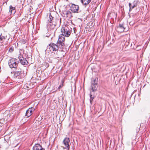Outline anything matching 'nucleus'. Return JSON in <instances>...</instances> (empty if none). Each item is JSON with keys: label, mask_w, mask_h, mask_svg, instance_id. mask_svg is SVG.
Wrapping results in <instances>:
<instances>
[{"label": "nucleus", "mask_w": 150, "mask_h": 150, "mask_svg": "<svg viewBox=\"0 0 150 150\" xmlns=\"http://www.w3.org/2000/svg\"><path fill=\"white\" fill-rule=\"evenodd\" d=\"M129 8H130V9H133V8H132V7H133V5H132L130 3H129Z\"/></svg>", "instance_id": "obj_22"}, {"label": "nucleus", "mask_w": 150, "mask_h": 150, "mask_svg": "<svg viewBox=\"0 0 150 150\" xmlns=\"http://www.w3.org/2000/svg\"><path fill=\"white\" fill-rule=\"evenodd\" d=\"M18 58L19 59L20 62L21 64L23 65H26L28 64L27 61L20 54L18 57Z\"/></svg>", "instance_id": "obj_10"}, {"label": "nucleus", "mask_w": 150, "mask_h": 150, "mask_svg": "<svg viewBox=\"0 0 150 150\" xmlns=\"http://www.w3.org/2000/svg\"><path fill=\"white\" fill-rule=\"evenodd\" d=\"M8 51L10 52H12L13 51V47H10Z\"/></svg>", "instance_id": "obj_21"}, {"label": "nucleus", "mask_w": 150, "mask_h": 150, "mask_svg": "<svg viewBox=\"0 0 150 150\" xmlns=\"http://www.w3.org/2000/svg\"><path fill=\"white\" fill-rule=\"evenodd\" d=\"M133 7H132V8H134V7H136L137 6V1H135L133 3Z\"/></svg>", "instance_id": "obj_19"}, {"label": "nucleus", "mask_w": 150, "mask_h": 150, "mask_svg": "<svg viewBox=\"0 0 150 150\" xmlns=\"http://www.w3.org/2000/svg\"><path fill=\"white\" fill-rule=\"evenodd\" d=\"M132 9H130V8H129V11H130L131 10H132Z\"/></svg>", "instance_id": "obj_24"}, {"label": "nucleus", "mask_w": 150, "mask_h": 150, "mask_svg": "<svg viewBox=\"0 0 150 150\" xmlns=\"http://www.w3.org/2000/svg\"><path fill=\"white\" fill-rule=\"evenodd\" d=\"M50 35V34H48V35H46V37H49Z\"/></svg>", "instance_id": "obj_23"}, {"label": "nucleus", "mask_w": 150, "mask_h": 150, "mask_svg": "<svg viewBox=\"0 0 150 150\" xmlns=\"http://www.w3.org/2000/svg\"><path fill=\"white\" fill-rule=\"evenodd\" d=\"M58 45L53 42L50 43L47 46L46 50L48 49L51 52H52L53 51H56L58 50L59 46Z\"/></svg>", "instance_id": "obj_2"}, {"label": "nucleus", "mask_w": 150, "mask_h": 150, "mask_svg": "<svg viewBox=\"0 0 150 150\" xmlns=\"http://www.w3.org/2000/svg\"><path fill=\"white\" fill-rule=\"evenodd\" d=\"M62 35L64 36L68 37L69 36L71 32L67 26L63 27L61 29Z\"/></svg>", "instance_id": "obj_5"}, {"label": "nucleus", "mask_w": 150, "mask_h": 150, "mask_svg": "<svg viewBox=\"0 0 150 150\" xmlns=\"http://www.w3.org/2000/svg\"><path fill=\"white\" fill-rule=\"evenodd\" d=\"M62 84H60L58 88V89H60L63 86V83L64 82V80H63L62 81Z\"/></svg>", "instance_id": "obj_20"}, {"label": "nucleus", "mask_w": 150, "mask_h": 150, "mask_svg": "<svg viewBox=\"0 0 150 150\" xmlns=\"http://www.w3.org/2000/svg\"><path fill=\"white\" fill-rule=\"evenodd\" d=\"M6 36H4L2 34H1L0 35V46H2L4 45V43H3V42L5 41V40H6ZM7 44V43L5 44L4 45H6Z\"/></svg>", "instance_id": "obj_12"}, {"label": "nucleus", "mask_w": 150, "mask_h": 150, "mask_svg": "<svg viewBox=\"0 0 150 150\" xmlns=\"http://www.w3.org/2000/svg\"><path fill=\"white\" fill-rule=\"evenodd\" d=\"M65 38L62 35L59 36L58 40L57 42V44H59V47L60 49H62L64 46L65 45L64 43L65 41Z\"/></svg>", "instance_id": "obj_3"}, {"label": "nucleus", "mask_w": 150, "mask_h": 150, "mask_svg": "<svg viewBox=\"0 0 150 150\" xmlns=\"http://www.w3.org/2000/svg\"><path fill=\"white\" fill-rule=\"evenodd\" d=\"M47 21V28L48 31H49V30H51L55 27L57 22L59 21V20L57 19H54V18L51 16V15L50 14Z\"/></svg>", "instance_id": "obj_1"}, {"label": "nucleus", "mask_w": 150, "mask_h": 150, "mask_svg": "<svg viewBox=\"0 0 150 150\" xmlns=\"http://www.w3.org/2000/svg\"><path fill=\"white\" fill-rule=\"evenodd\" d=\"M14 77L18 79H21L23 78L25 76L23 72L22 73L21 69H20L18 71H16L14 72Z\"/></svg>", "instance_id": "obj_6"}, {"label": "nucleus", "mask_w": 150, "mask_h": 150, "mask_svg": "<svg viewBox=\"0 0 150 150\" xmlns=\"http://www.w3.org/2000/svg\"><path fill=\"white\" fill-rule=\"evenodd\" d=\"M125 29L123 25L120 24L118 27H117V30L120 32H122Z\"/></svg>", "instance_id": "obj_14"}, {"label": "nucleus", "mask_w": 150, "mask_h": 150, "mask_svg": "<svg viewBox=\"0 0 150 150\" xmlns=\"http://www.w3.org/2000/svg\"><path fill=\"white\" fill-rule=\"evenodd\" d=\"M18 62H17V59L15 58H11L9 60L8 64L11 68H16L18 66Z\"/></svg>", "instance_id": "obj_4"}, {"label": "nucleus", "mask_w": 150, "mask_h": 150, "mask_svg": "<svg viewBox=\"0 0 150 150\" xmlns=\"http://www.w3.org/2000/svg\"><path fill=\"white\" fill-rule=\"evenodd\" d=\"M91 1V0H81V2L85 6L87 5Z\"/></svg>", "instance_id": "obj_16"}, {"label": "nucleus", "mask_w": 150, "mask_h": 150, "mask_svg": "<svg viewBox=\"0 0 150 150\" xmlns=\"http://www.w3.org/2000/svg\"><path fill=\"white\" fill-rule=\"evenodd\" d=\"M9 8L10 13H11V14H14L16 12L15 8L13 7L11 5L10 6Z\"/></svg>", "instance_id": "obj_15"}, {"label": "nucleus", "mask_w": 150, "mask_h": 150, "mask_svg": "<svg viewBox=\"0 0 150 150\" xmlns=\"http://www.w3.org/2000/svg\"><path fill=\"white\" fill-rule=\"evenodd\" d=\"M35 109L32 108H29L26 111L25 116L28 117L31 116L32 114L33 111H34Z\"/></svg>", "instance_id": "obj_11"}, {"label": "nucleus", "mask_w": 150, "mask_h": 150, "mask_svg": "<svg viewBox=\"0 0 150 150\" xmlns=\"http://www.w3.org/2000/svg\"><path fill=\"white\" fill-rule=\"evenodd\" d=\"M70 142V139L69 138H66L64 139L63 141V143L65 146L64 147L63 146V149L69 150L70 148L69 144Z\"/></svg>", "instance_id": "obj_7"}, {"label": "nucleus", "mask_w": 150, "mask_h": 150, "mask_svg": "<svg viewBox=\"0 0 150 150\" xmlns=\"http://www.w3.org/2000/svg\"><path fill=\"white\" fill-rule=\"evenodd\" d=\"M1 148V146H0V149Z\"/></svg>", "instance_id": "obj_25"}, {"label": "nucleus", "mask_w": 150, "mask_h": 150, "mask_svg": "<svg viewBox=\"0 0 150 150\" xmlns=\"http://www.w3.org/2000/svg\"><path fill=\"white\" fill-rule=\"evenodd\" d=\"M94 98V97H93L92 95L91 94H90V103L91 104L92 103V101L93 99Z\"/></svg>", "instance_id": "obj_18"}, {"label": "nucleus", "mask_w": 150, "mask_h": 150, "mask_svg": "<svg viewBox=\"0 0 150 150\" xmlns=\"http://www.w3.org/2000/svg\"><path fill=\"white\" fill-rule=\"evenodd\" d=\"M33 150H45L42 146L38 144H35L33 148Z\"/></svg>", "instance_id": "obj_13"}, {"label": "nucleus", "mask_w": 150, "mask_h": 150, "mask_svg": "<svg viewBox=\"0 0 150 150\" xmlns=\"http://www.w3.org/2000/svg\"><path fill=\"white\" fill-rule=\"evenodd\" d=\"M71 12L69 11H67L65 12V14L67 17H70L71 16Z\"/></svg>", "instance_id": "obj_17"}, {"label": "nucleus", "mask_w": 150, "mask_h": 150, "mask_svg": "<svg viewBox=\"0 0 150 150\" xmlns=\"http://www.w3.org/2000/svg\"><path fill=\"white\" fill-rule=\"evenodd\" d=\"M79 9V6L74 4L70 5V10L73 13H78Z\"/></svg>", "instance_id": "obj_8"}, {"label": "nucleus", "mask_w": 150, "mask_h": 150, "mask_svg": "<svg viewBox=\"0 0 150 150\" xmlns=\"http://www.w3.org/2000/svg\"><path fill=\"white\" fill-rule=\"evenodd\" d=\"M97 82L96 81V79L92 81L91 82V87L92 91H96L98 87Z\"/></svg>", "instance_id": "obj_9"}]
</instances>
